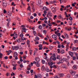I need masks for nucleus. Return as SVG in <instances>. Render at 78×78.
<instances>
[{"label": "nucleus", "instance_id": "f257e3e1", "mask_svg": "<svg viewBox=\"0 0 78 78\" xmlns=\"http://www.w3.org/2000/svg\"><path fill=\"white\" fill-rule=\"evenodd\" d=\"M64 59H65V61H66V60H67L66 59H64V58H63V60L61 58H59V61L60 62V63L61 64H63V62H64V61H63V60H64Z\"/></svg>", "mask_w": 78, "mask_h": 78}, {"label": "nucleus", "instance_id": "f03ea898", "mask_svg": "<svg viewBox=\"0 0 78 78\" xmlns=\"http://www.w3.org/2000/svg\"><path fill=\"white\" fill-rule=\"evenodd\" d=\"M33 64H36L37 65V67H39V66H40V64L39 63V62H36V61H34L33 62Z\"/></svg>", "mask_w": 78, "mask_h": 78}, {"label": "nucleus", "instance_id": "7ed1b4c3", "mask_svg": "<svg viewBox=\"0 0 78 78\" xmlns=\"http://www.w3.org/2000/svg\"><path fill=\"white\" fill-rule=\"evenodd\" d=\"M70 73H71V75H72V76L74 75L76 73V72L75 71H69Z\"/></svg>", "mask_w": 78, "mask_h": 78}, {"label": "nucleus", "instance_id": "20e7f679", "mask_svg": "<svg viewBox=\"0 0 78 78\" xmlns=\"http://www.w3.org/2000/svg\"><path fill=\"white\" fill-rule=\"evenodd\" d=\"M14 36L13 37V39H16V38L17 37V34L16 33H15V34L14 35Z\"/></svg>", "mask_w": 78, "mask_h": 78}, {"label": "nucleus", "instance_id": "39448f33", "mask_svg": "<svg viewBox=\"0 0 78 78\" xmlns=\"http://www.w3.org/2000/svg\"><path fill=\"white\" fill-rule=\"evenodd\" d=\"M23 36V34H20V37H21V39H26V38H24Z\"/></svg>", "mask_w": 78, "mask_h": 78}, {"label": "nucleus", "instance_id": "423d86ee", "mask_svg": "<svg viewBox=\"0 0 78 78\" xmlns=\"http://www.w3.org/2000/svg\"><path fill=\"white\" fill-rule=\"evenodd\" d=\"M69 55L71 56V57H73V53L72 52L70 51L69 52Z\"/></svg>", "mask_w": 78, "mask_h": 78}, {"label": "nucleus", "instance_id": "0eeeda50", "mask_svg": "<svg viewBox=\"0 0 78 78\" xmlns=\"http://www.w3.org/2000/svg\"><path fill=\"white\" fill-rule=\"evenodd\" d=\"M61 67L64 68V69H67V67L66 66V65H61Z\"/></svg>", "mask_w": 78, "mask_h": 78}, {"label": "nucleus", "instance_id": "6e6552de", "mask_svg": "<svg viewBox=\"0 0 78 78\" xmlns=\"http://www.w3.org/2000/svg\"><path fill=\"white\" fill-rule=\"evenodd\" d=\"M51 11L52 12H53L54 13H55V12H56V10L55 9V8H52L51 9Z\"/></svg>", "mask_w": 78, "mask_h": 78}, {"label": "nucleus", "instance_id": "1a4fd4ad", "mask_svg": "<svg viewBox=\"0 0 78 78\" xmlns=\"http://www.w3.org/2000/svg\"><path fill=\"white\" fill-rule=\"evenodd\" d=\"M48 16H50V17H52L53 14H52V13H51V12H48Z\"/></svg>", "mask_w": 78, "mask_h": 78}, {"label": "nucleus", "instance_id": "9d476101", "mask_svg": "<svg viewBox=\"0 0 78 78\" xmlns=\"http://www.w3.org/2000/svg\"><path fill=\"white\" fill-rule=\"evenodd\" d=\"M22 30H23L24 33H26V31L27 30V29L26 28H25L24 27H23L22 28Z\"/></svg>", "mask_w": 78, "mask_h": 78}, {"label": "nucleus", "instance_id": "9b49d317", "mask_svg": "<svg viewBox=\"0 0 78 78\" xmlns=\"http://www.w3.org/2000/svg\"><path fill=\"white\" fill-rule=\"evenodd\" d=\"M72 50L73 51H76L77 50H78V47L76 48V47H74L72 48Z\"/></svg>", "mask_w": 78, "mask_h": 78}, {"label": "nucleus", "instance_id": "f8f14e48", "mask_svg": "<svg viewBox=\"0 0 78 78\" xmlns=\"http://www.w3.org/2000/svg\"><path fill=\"white\" fill-rule=\"evenodd\" d=\"M35 60L37 61L36 62H39L40 61V59L39 58H35Z\"/></svg>", "mask_w": 78, "mask_h": 78}, {"label": "nucleus", "instance_id": "ddd939ff", "mask_svg": "<svg viewBox=\"0 0 78 78\" xmlns=\"http://www.w3.org/2000/svg\"><path fill=\"white\" fill-rule=\"evenodd\" d=\"M19 48V46H16L14 47V49L16 50H17Z\"/></svg>", "mask_w": 78, "mask_h": 78}, {"label": "nucleus", "instance_id": "4468645a", "mask_svg": "<svg viewBox=\"0 0 78 78\" xmlns=\"http://www.w3.org/2000/svg\"><path fill=\"white\" fill-rule=\"evenodd\" d=\"M57 35L59 37L58 39H61V34L60 33H58L57 34Z\"/></svg>", "mask_w": 78, "mask_h": 78}, {"label": "nucleus", "instance_id": "2eb2a0df", "mask_svg": "<svg viewBox=\"0 0 78 78\" xmlns=\"http://www.w3.org/2000/svg\"><path fill=\"white\" fill-rule=\"evenodd\" d=\"M43 9L45 10V11H48V9L45 6L43 7Z\"/></svg>", "mask_w": 78, "mask_h": 78}, {"label": "nucleus", "instance_id": "dca6fc26", "mask_svg": "<svg viewBox=\"0 0 78 78\" xmlns=\"http://www.w3.org/2000/svg\"><path fill=\"white\" fill-rule=\"evenodd\" d=\"M52 38H53V39H55V38H56V37H57V36H56L55 34H54L52 35Z\"/></svg>", "mask_w": 78, "mask_h": 78}, {"label": "nucleus", "instance_id": "f3484780", "mask_svg": "<svg viewBox=\"0 0 78 78\" xmlns=\"http://www.w3.org/2000/svg\"><path fill=\"white\" fill-rule=\"evenodd\" d=\"M17 52H15L14 55V57H17Z\"/></svg>", "mask_w": 78, "mask_h": 78}, {"label": "nucleus", "instance_id": "a211bd4d", "mask_svg": "<svg viewBox=\"0 0 78 78\" xmlns=\"http://www.w3.org/2000/svg\"><path fill=\"white\" fill-rule=\"evenodd\" d=\"M38 28L40 30H41V29L42 28V26L41 25H39L38 26Z\"/></svg>", "mask_w": 78, "mask_h": 78}, {"label": "nucleus", "instance_id": "6ab92c4d", "mask_svg": "<svg viewBox=\"0 0 78 78\" xmlns=\"http://www.w3.org/2000/svg\"><path fill=\"white\" fill-rule=\"evenodd\" d=\"M37 36H39L40 37H43V36H42V34H41L39 33H38Z\"/></svg>", "mask_w": 78, "mask_h": 78}, {"label": "nucleus", "instance_id": "aec40b11", "mask_svg": "<svg viewBox=\"0 0 78 78\" xmlns=\"http://www.w3.org/2000/svg\"><path fill=\"white\" fill-rule=\"evenodd\" d=\"M64 35L65 36L66 38L68 39L69 38V35H68V34H66V33H64Z\"/></svg>", "mask_w": 78, "mask_h": 78}, {"label": "nucleus", "instance_id": "412c9836", "mask_svg": "<svg viewBox=\"0 0 78 78\" xmlns=\"http://www.w3.org/2000/svg\"><path fill=\"white\" fill-rule=\"evenodd\" d=\"M41 75L40 74H37V78H41Z\"/></svg>", "mask_w": 78, "mask_h": 78}, {"label": "nucleus", "instance_id": "4be33fe9", "mask_svg": "<svg viewBox=\"0 0 78 78\" xmlns=\"http://www.w3.org/2000/svg\"><path fill=\"white\" fill-rule=\"evenodd\" d=\"M58 75L60 77H63V76H64V74L63 73H60L58 74Z\"/></svg>", "mask_w": 78, "mask_h": 78}, {"label": "nucleus", "instance_id": "5701e85b", "mask_svg": "<svg viewBox=\"0 0 78 78\" xmlns=\"http://www.w3.org/2000/svg\"><path fill=\"white\" fill-rule=\"evenodd\" d=\"M38 40H39V39L36 40V41L35 42V44L36 45V44H39V41H37Z\"/></svg>", "mask_w": 78, "mask_h": 78}, {"label": "nucleus", "instance_id": "b1692460", "mask_svg": "<svg viewBox=\"0 0 78 78\" xmlns=\"http://www.w3.org/2000/svg\"><path fill=\"white\" fill-rule=\"evenodd\" d=\"M7 5V4H6V3H3V6L4 7H6V6Z\"/></svg>", "mask_w": 78, "mask_h": 78}, {"label": "nucleus", "instance_id": "393cba45", "mask_svg": "<svg viewBox=\"0 0 78 78\" xmlns=\"http://www.w3.org/2000/svg\"><path fill=\"white\" fill-rule=\"evenodd\" d=\"M27 10L31 11V9H30V6L29 5L28 6V7L27 8Z\"/></svg>", "mask_w": 78, "mask_h": 78}, {"label": "nucleus", "instance_id": "a878e982", "mask_svg": "<svg viewBox=\"0 0 78 78\" xmlns=\"http://www.w3.org/2000/svg\"><path fill=\"white\" fill-rule=\"evenodd\" d=\"M8 14L9 16H11V12H8Z\"/></svg>", "mask_w": 78, "mask_h": 78}, {"label": "nucleus", "instance_id": "bb28decb", "mask_svg": "<svg viewBox=\"0 0 78 78\" xmlns=\"http://www.w3.org/2000/svg\"><path fill=\"white\" fill-rule=\"evenodd\" d=\"M73 69H74V70H76V69H77L76 66H73Z\"/></svg>", "mask_w": 78, "mask_h": 78}, {"label": "nucleus", "instance_id": "cd10ccee", "mask_svg": "<svg viewBox=\"0 0 78 78\" xmlns=\"http://www.w3.org/2000/svg\"><path fill=\"white\" fill-rule=\"evenodd\" d=\"M58 18L59 19H62V16H61V15H60L58 16Z\"/></svg>", "mask_w": 78, "mask_h": 78}, {"label": "nucleus", "instance_id": "c85d7f7f", "mask_svg": "<svg viewBox=\"0 0 78 78\" xmlns=\"http://www.w3.org/2000/svg\"><path fill=\"white\" fill-rule=\"evenodd\" d=\"M60 53L61 54H63L64 53V51L63 50H61Z\"/></svg>", "mask_w": 78, "mask_h": 78}, {"label": "nucleus", "instance_id": "c756f323", "mask_svg": "<svg viewBox=\"0 0 78 78\" xmlns=\"http://www.w3.org/2000/svg\"><path fill=\"white\" fill-rule=\"evenodd\" d=\"M20 42L21 40L20 39H18L16 40V41H15V42Z\"/></svg>", "mask_w": 78, "mask_h": 78}, {"label": "nucleus", "instance_id": "7c9ffc66", "mask_svg": "<svg viewBox=\"0 0 78 78\" xmlns=\"http://www.w3.org/2000/svg\"><path fill=\"white\" fill-rule=\"evenodd\" d=\"M69 25H72V21H69Z\"/></svg>", "mask_w": 78, "mask_h": 78}, {"label": "nucleus", "instance_id": "2f4dec72", "mask_svg": "<svg viewBox=\"0 0 78 78\" xmlns=\"http://www.w3.org/2000/svg\"><path fill=\"white\" fill-rule=\"evenodd\" d=\"M42 64H45V61L44 60L42 59Z\"/></svg>", "mask_w": 78, "mask_h": 78}, {"label": "nucleus", "instance_id": "473e14b6", "mask_svg": "<svg viewBox=\"0 0 78 78\" xmlns=\"http://www.w3.org/2000/svg\"><path fill=\"white\" fill-rule=\"evenodd\" d=\"M33 33L34 36H36V31H33Z\"/></svg>", "mask_w": 78, "mask_h": 78}, {"label": "nucleus", "instance_id": "72a5a7b5", "mask_svg": "<svg viewBox=\"0 0 78 78\" xmlns=\"http://www.w3.org/2000/svg\"><path fill=\"white\" fill-rule=\"evenodd\" d=\"M52 60H53V57H52V56H51L49 59V60L50 61H51Z\"/></svg>", "mask_w": 78, "mask_h": 78}, {"label": "nucleus", "instance_id": "f704fd0d", "mask_svg": "<svg viewBox=\"0 0 78 78\" xmlns=\"http://www.w3.org/2000/svg\"><path fill=\"white\" fill-rule=\"evenodd\" d=\"M42 71H44V69H45V67L44 66H43L42 67Z\"/></svg>", "mask_w": 78, "mask_h": 78}, {"label": "nucleus", "instance_id": "c9c22d12", "mask_svg": "<svg viewBox=\"0 0 78 78\" xmlns=\"http://www.w3.org/2000/svg\"><path fill=\"white\" fill-rule=\"evenodd\" d=\"M43 44H46V45H48V43L46 42H45V41H44L43 42Z\"/></svg>", "mask_w": 78, "mask_h": 78}, {"label": "nucleus", "instance_id": "e433bc0d", "mask_svg": "<svg viewBox=\"0 0 78 78\" xmlns=\"http://www.w3.org/2000/svg\"><path fill=\"white\" fill-rule=\"evenodd\" d=\"M57 59H60V55H57Z\"/></svg>", "mask_w": 78, "mask_h": 78}, {"label": "nucleus", "instance_id": "4c0bfd02", "mask_svg": "<svg viewBox=\"0 0 78 78\" xmlns=\"http://www.w3.org/2000/svg\"><path fill=\"white\" fill-rule=\"evenodd\" d=\"M70 78V74H68L66 76V78Z\"/></svg>", "mask_w": 78, "mask_h": 78}, {"label": "nucleus", "instance_id": "58836bf2", "mask_svg": "<svg viewBox=\"0 0 78 78\" xmlns=\"http://www.w3.org/2000/svg\"><path fill=\"white\" fill-rule=\"evenodd\" d=\"M15 33H16V32H14L13 33V34H10V36H14V34H15Z\"/></svg>", "mask_w": 78, "mask_h": 78}, {"label": "nucleus", "instance_id": "ea45409f", "mask_svg": "<svg viewBox=\"0 0 78 78\" xmlns=\"http://www.w3.org/2000/svg\"><path fill=\"white\" fill-rule=\"evenodd\" d=\"M78 42V41L77 40H76L74 41V43H77Z\"/></svg>", "mask_w": 78, "mask_h": 78}, {"label": "nucleus", "instance_id": "a19ab883", "mask_svg": "<svg viewBox=\"0 0 78 78\" xmlns=\"http://www.w3.org/2000/svg\"><path fill=\"white\" fill-rule=\"evenodd\" d=\"M45 71L46 72H50V70H49V69H48L47 68L45 69Z\"/></svg>", "mask_w": 78, "mask_h": 78}, {"label": "nucleus", "instance_id": "79ce46f5", "mask_svg": "<svg viewBox=\"0 0 78 78\" xmlns=\"http://www.w3.org/2000/svg\"><path fill=\"white\" fill-rule=\"evenodd\" d=\"M38 2L39 5H40L41 3V0H38Z\"/></svg>", "mask_w": 78, "mask_h": 78}, {"label": "nucleus", "instance_id": "37998d69", "mask_svg": "<svg viewBox=\"0 0 78 78\" xmlns=\"http://www.w3.org/2000/svg\"><path fill=\"white\" fill-rule=\"evenodd\" d=\"M21 4L23 6H25V4L23 3V1H22V2H21Z\"/></svg>", "mask_w": 78, "mask_h": 78}, {"label": "nucleus", "instance_id": "c03bdc74", "mask_svg": "<svg viewBox=\"0 0 78 78\" xmlns=\"http://www.w3.org/2000/svg\"><path fill=\"white\" fill-rule=\"evenodd\" d=\"M57 17V16L56 15H55L53 17V19L54 20H55V19H56V18Z\"/></svg>", "mask_w": 78, "mask_h": 78}, {"label": "nucleus", "instance_id": "a18cd8bd", "mask_svg": "<svg viewBox=\"0 0 78 78\" xmlns=\"http://www.w3.org/2000/svg\"><path fill=\"white\" fill-rule=\"evenodd\" d=\"M46 25H46L45 24L43 23L42 24V26L43 27H46Z\"/></svg>", "mask_w": 78, "mask_h": 78}, {"label": "nucleus", "instance_id": "49530a36", "mask_svg": "<svg viewBox=\"0 0 78 78\" xmlns=\"http://www.w3.org/2000/svg\"><path fill=\"white\" fill-rule=\"evenodd\" d=\"M16 66H14L13 67V70H16Z\"/></svg>", "mask_w": 78, "mask_h": 78}, {"label": "nucleus", "instance_id": "de8ad7c7", "mask_svg": "<svg viewBox=\"0 0 78 78\" xmlns=\"http://www.w3.org/2000/svg\"><path fill=\"white\" fill-rule=\"evenodd\" d=\"M53 25H54V26H55V25L56 24V23L55 22H53L51 23Z\"/></svg>", "mask_w": 78, "mask_h": 78}, {"label": "nucleus", "instance_id": "09e8293b", "mask_svg": "<svg viewBox=\"0 0 78 78\" xmlns=\"http://www.w3.org/2000/svg\"><path fill=\"white\" fill-rule=\"evenodd\" d=\"M75 78H78V75H76L75 76Z\"/></svg>", "mask_w": 78, "mask_h": 78}, {"label": "nucleus", "instance_id": "8fccbe9b", "mask_svg": "<svg viewBox=\"0 0 78 78\" xmlns=\"http://www.w3.org/2000/svg\"><path fill=\"white\" fill-rule=\"evenodd\" d=\"M69 20H73V18L71 17H70L69 18Z\"/></svg>", "mask_w": 78, "mask_h": 78}, {"label": "nucleus", "instance_id": "3c124183", "mask_svg": "<svg viewBox=\"0 0 78 78\" xmlns=\"http://www.w3.org/2000/svg\"><path fill=\"white\" fill-rule=\"evenodd\" d=\"M21 27H23V28H25L26 27L24 25H21Z\"/></svg>", "mask_w": 78, "mask_h": 78}, {"label": "nucleus", "instance_id": "603ef678", "mask_svg": "<svg viewBox=\"0 0 78 78\" xmlns=\"http://www.w3.org/2000/svg\"><path fill=\"white\" fill-rule=\"evenodd\" d=\"M52 59L53 61H55L56 59V57H54L52 58Z\"/></svg>", "mask_w": 78, "mask_h": 78}, {"label": "nucleus", "instance_id": "864d4df0", "mask_svg": "<svg viewBox=\"0 0 78 78\" xmlns=\"http://www.w3.org/2000/svg\"><path fill=\"white\" fill-rule=\"evenodd\" d=\"M43 33L44 34H46V33H47V31L45 30H43Z\"/></svg>", "mask_w": 78, "mask_h": 78}, {"label": "nucleus", "instance_id": "5fc2aeb1", "mask_svg": "<svg viewBox=\"0 0 78 78\" xmlns=\"http://www.w3.org/2000/svg\"><path fill=\"white\" fill-rule=\"evenodd\" d=\"M10 75V74H9V73H7L6 76H9Z\"/></svg>", "mask_w": 78, "mask_h": 78}, {"label": "nucleus", "instance_id": "6e6d98bb", "mask_svg": "<svg viewBox=\"0 0 78 78\" xmlns=\"http://www.w3.org/2000/svg\"><path fill=\"white\" fill-rule=\"evenodd\" d=\"M53 67L55 68V69H56V68H57V67H56V66L55 65L53 66Z\"/></svg>", "mask_w": 78, "mask_h": 78}, {"label": "nucleus", "instance_id": "4d7b16f0", "mask_svg": "<svg viewBox=\"0 0 78 78\" xmlns=\"http://www.w3.org/2000/svg\"><path fill=\"white\" fill-rule=\"evenodd\" d=\"M48 25L50 27H51L52 26V24H51V23H49L48 24Z\"/></svg>", "mask_w": 78, "mask_h": 78}, {"label": "nucleus", "instance_id": "13d9d810", "mask_svg": "<svg viewBox=\"0 0 78 78\" xmlns=\"http://www.w3.org/2000/svg\"><path fill=\"white\" fill-rule=\"evenodd\" d=\"M73 60H75L76 59V57H73Z\"/></svg>", "mask_w": 78, "mask_h": 78}, {"label": "nucleus", "instance_id": "bf43d9fd", "mask_svg": "<svg viewBox=\"0 0 78 78\" xmlns=\"http://www.w3.org/2000/svg\"><path fill=\"white\" fill-rule=\"evenodd\" d=\"M20 55H23V52L22 51H21L20 52Z\"/></svg>", "mask_w": 78, "mask_h": 78}, {"label": "nucleus", "instance_id": "052dcab7", "mask_svg": "<svg viewBox=\"0 0 78 78\" xmlns=\"http://www.w3.org/2000/svg\"><path fill=\"white\" fill-rule=\"evenodd\" d=\"M70 5H68L66 6V8H69V7H70Z\"/></svg>", "mask_w": 78, "mask_h": 78}, {"label": "nucleus", "instance_id": "680f3d73", "mask_svg": "<svg viewBox=\"0 0 78 78\" xmlns=\"http://www.w3.org/2000/svg\"><path fill=\"white\" fill-rule=\"evenodd\" d=\"M44 14H45V15H46V14H47V12L46 11H44Z\"/></svg>", "mask_w": 78, "mask_h": 78}, {"label": "nucleus", "instance_id": "e2e57ef3", "mask_svg": "<svg viewBox=\"0 0 78 78\" xmlns=\"http://www.w3.org/2000/svg\"><path fill=\"white\" fill-rule=\"evenodd\" d=\"M16 19L17 20H20V18H19L18 17H16Z\"/></svg>", "mask_w": 78, "mask_h": 78}, {"label": "nucleus", "instance_id": "0e129e2a", "mask_svg": "<svg viewBox=\"0 0 78 78\" xmlns=\"http://www.w3.org/2000/svg\"><path fill=\"white\" fill-rule=\"evenodd\" d=\"M33 51H32L31 50H30V55H31V53H32V52Z\"/></svg>", "mask_w": 78, "mask_h": 78}, {"label": "nucleus", "instance_id": "69168bd1", "mask_svg": "<svg viewBox=\"0 0 78 78\" xmlns=\"http://www.w3.org/2000/svg\"><path fill=\"white\" fill-rule=\"evenodd\" d=\"M31 6H32V7H33L34 6V3H31Z\"/></svg>", "mask_w": 78, "mask_h": 78}, {"label": "nucleus", "instance_id": "338daca9", "mask_svg": "<svg viewBox=\"0 0 78 78\" xmlns=\"http://www.w3.org/2000/svg\"><path fill=\"white\" fill-rule=\"evenodd\" d=\"M35 39H39V37L37 36L35 37Z\"/></svg>", "mask_w": 78, "mask_h": 78}, {"label": "nucleus", "instance_id": "774afa93", "mask_svg": "<svg viewBox=\"0 0 78 78\" xmlns=\"http://www.w3.org/2000/svg\"><path fill=\"white\" fill-rule=\"evenodd\" d=\"M4 14H6V11L5 10H4Z\"/></svg>", "mask_w": 78, "mask_h": 78}]
</instances>
